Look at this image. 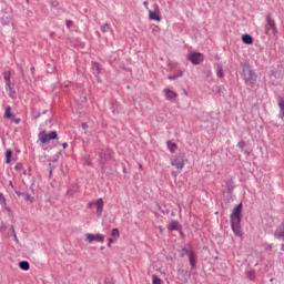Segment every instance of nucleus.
Listing matches in <instances>:
<instances>
[{
    "mask_svg": "<svg viewBox=\"0 0 284 284\" xmlns=\"http://www.w3.org/2000/svg\"><path fill=\"white\" fill-rule=\"evenodd\" d=\"M10 231H11L13 239H17V231H14V225L10 226Z\"/></svg>",
    "mask_w": 284,
    "mask_h": 284,
    "instance_id": "38",
    "label": "nucleus"
},
{
    "mask_svg": "<svg viewBox=\"0 0 284 284\" xmlns=\"http://www.w3.org/2000/svg\"><path fill=\"white\" fill-rule=\"evenodd\" d=\"M53 170H54V166H52V164H49V174H50V176H52Z\"/></svg>",
    "mask_w": 284,
    "mask_h": 284,
    "instance_id": "42",
    "label": "nucleus"
},
{
    "mask_svg": "<svg viewBox=\"0 0 284 284\" xmlns=\"http://www.w3.org/2000/svg\"><path fill=\"white\" fill-rule=\"evenodd\" d=\"M152 283L153 284H161L162 281L160 280L159 275H152Z\"/></svg>",
    "mask_w": 284,
    "mask_h": 284,
    "instance_id": "32",
    "label": "nucleus"
},
{
    "mask_svg": "<svg viewBox=\"0 0 284 284\" xmlns=\"http://www.w3.org/2000/svg\"><path fill=\"white\" fill-rule=\"evenodd\" d=\"M6 90H8L10 92L9 97L11 99H14V95L17 94V91H14V87L12 85V82H9V84H6Z\"/></svg>",
    "mask_w": 284,
    "mask_h": 284,
    "instance_id": "18",
    "label": "nucleus"
},
{
    "mask_svg": "<svg viewBox=\"0 0 284 284\" xmlns=\"http://www.w3.org/2000/svg\"><path fill=\"white\" fill-rule=\"evenodd\" d=\"M112 243H114V240L112 237L109 239V243L106 244L108 247H112Z\"/></svg>",
    "mask_w": 284,
    "mask_h": 284,
    "instance_id": "43",
    "label": "nucleus"
},
{
    "mask_svg": "<svg viewBox=\"0 0 284 284\" xmlns=\"http://www.w3.org/2000/svg\"><path fill=\"white\" fill-rule=\"evenodd\" d=\"M101 250H105V246H101Z\"/></svg>",
    "mask_w": 284,
    "mask_h": 284,
    "instance_id": "60",
    "label": "nucleus"
},
{
    "mask_svg": "<svg viewBox=\"0 0 284 284\" xmlns=\"http://www.w3.org/2000/svg\"><path fill=\"white\" fill-rule=\"evenodd\" d=\"M216 75L219 77V79H223V77H224L223 67L221 64L217 65Z\"/></svg>",
    "mask_w": 284,
    "mask_h": 284,
    "instance_id": "27",
    "label": "nucleus"
},
{
    "mask_svg": "<svg viewBox=\"0 0 284 284\" xmlns=\"http://www.w3.org/2000/svg\"><path fill=\"white\" fill-rule=\"evenodd\" d=\"M187 61H191L193 65H201V62L204 61L203 53L192 51L186 55Z\"/></svg>",
    "mask_w": 284,
    "mask_h": 284,
    "instance_id": "4",
    "label": "nucleus"
},
{
    "mask_svg": "<svg viewBox=\"0 0 284 284\" xmlns=\"http://www.w3.org/2000/svg\"><path fill=\"white\" fill-rule=\"evenodd\" d=\"M111 235L113 236V239H119V236H121V233L119 232V229H113L111 231Z\"/></svg>",
    "mask_w": 284,
    "mask_h": 284,
    "instance_id": "30",
    "label": "nucleus"
},
{
    "mask_svg": "<svg viewBox=\"0 0 284 284\" xmlns=\"http://www.w3.org/2000/svg\"><path fill=\"white\" fill-rule=\"evenodd\" d=\"M38 139L45 145V143H50V141H57V139H59V133H57V131H50L49 133L42 131L38 134Z\"/></svg>",
    "mask_w": 284,
    "mask_h": 284,
    "instance_id": "3",
    "label": "nucleus"
},
{
    "mask_svg": "<svg viewBox=\"0 0 284 284\" xmlns=\"http://www.w3.org/2000/svg\"><path fill=\"white\" fill-rule=\"evenodd\" d=\"M99 159H100V165H105L106 161H110L112 159V155L110 153H105L103 150L98 152Z\"/></svg>",
    "mask_w": 284,
    "mask_h": 284,
    "instance_id": "8",
    "label": "nucleus"
},
{
    "mask_svg": "<svg viewBox=\"0 0 284 284\" xmlns=\"http://www.w3.org/2000/svg\"><path fill=\"white\" fill-rule=\"evenodd\" d=\"M181 236H183V231H180Z\"/></svg>",
    "mask_w": 284,
    "mask_h": 284,
    "instance_id": "58",
    "label": "nucleus"
},
{
    "mask_svg": "<svg viewBox=\"0 0 284 284\" xmlns=\"http://www.w3.org/2000/svg\"><path fill=\"white\" fill-rule=\"evenodd\" d=\"M10 121H13L17 125L21 123V119L13 115V118H9Z\"/></svg>",
    "mask_w": 284,
    "mask_h": 284,
    "instance_id": "36",
    "label": "nucleus"
},
{
    "mask_svg": "<svg viewBox=\"0 0 284 284\" xmlns=\"http://www.w3.org/2000/svg\"><path fill=\"white\" fill-rule=\"evenodd\" d=\"M27 3H30V0H26Z\"/></svg>",
    "mask_w": 284,
    "mask_h": 284,
    "instance_id": "62",
    "label": "nucleus"
},
{
    "mask_svg": "<svg viewBox=\"0 0 284 284\" xmlns=\"http://www.w3.org/2000/svg\"><path fill=\"white\" fill-rule=\"evenodd\" d=\"M4 210H7V212H8V216H13V214H12V209H10V206H4L3 207Z\"/></svg>",
    "mask_w": 284,
    "mask_h": 284,
    "instance_id": "39",
    "label": "nucleus"
},
{
    "mask_svg": "<svg viewBox=\"0 0 284 284\" xmlns=\"http://www.w3.org/2000/svg\"><path fill=\"white\" fill-rule=\"evenodd\" d=\"M10 187H12V190H14V184L12 183V181L9 182Z\"/></svg>",
    "mask_w": 284,
    "mask_h": 284,
    "instance_id": "49",
    "label": "nucleus"
},
{
    "mask_svg": "<svg viewBox=\"0 0 284 284\" xmlns=\"http://www.w3.org/2000/svg\"><path fill=\"white\" fill-rule=\"evenodd\" d=\"M179 272L180 274H183V276L185 275L190 276V273L187 272V270H180Z\"/></svg>",
    "mask_w": 284,
    "mask_h": 284,
    "instance_id": "40",
    "label": "nucleus"
},
{
    "mask_svg": "<svg viewBox=\"0 0 284 284\" xmlns=\"http://www.w3.org/2000/svg\"><path fill=\"white\" fill-rule=\"evenodd\" d=\"M14 193L17 194V196H23V193L21 191H14Z\"/></svg>",
    "mask_w": 284,
    "mask_h": 284,
    "instance_id": "47",
    "label": "nucleus"
},
{
    "mask_svg": "<svg viewBox=\"0 0 284 284\" xmlns=\"http://www.w3.org/2000/svg\"><path fill=\"white\" fill-rule=\"evenodd\" d=\"M62 148L65 150V148H68V142L62 143Z\"/></svg>",
    "mask_w": 284,
    "mask_h": 284,
    "instance_id": "48",
    "label": "nucleus"
},
{
    "mask_svg": "<svg viewBox=\"0 0 284 284\" xmlns=\"http://www.w3.org/2000/svg\"><path fill=\"white\" fill-rule=\"evenodd\" d=\"M89 207H92V203H89Z\"/></svg>",
    "mask_w": 284,
    "mask_h": 284,
    "instance_id": "59",
    "label": "nucleus"
},
{
    "mask_svg": "<svg viewBox=\"0 0 284 284\" xmlns=\"http://www.w3.org/2000/svg\"><path fill=\"white\" fill-rule=\"evenodd\" d=\"M95 206H97V211L95 214L98 216V219H101L102 214H103V199H98L95 201Z\"/></svg>",
    "mask_w": 284,
    "mask_h": 284,
    "instance_id": "10",
    "label": "nucleus"
},
{
    "mask_svg": "<svg viewBox=\"0 0 284 284\" xmlns=\"http://www.w3.org/2000/svg\"><path fill=\"white\" fill-rule=\"evenodd\" d=\"M246 146H247V142L243 140L237 143V148H240V150H245Z\"/></svg>",
    "mask_w": 284,
    "mask_h": 284,
    "instance_id": "33",
    "label": "nucleus"
},
{
    "mask_svg": "<svg viewBox=\"0 0 284 284\" xmlns=\"http://www.w3.org/2000/svg\"><path fill=\"white\" fill-rule=\"evenodd\" d=\"M20 270H23V272H28L30 270V263L28 261H21L19 262Z\"/></svg>",
    "mask_w": 284,
    "mask_h": 284,
    "instance_id": "22",
    "label": "nucleus"
},
{
    "mask_svg": "<svg viewBox=\"0 0 284 284\" xmlns=\"http://www.w3.org/2000/svg\"><path fill=\"white\" fill-rule=\"evenodd\" d=\"M0 205H1L2 207L8 206V202H7L6 195H3V193H0Z\"/></svg>",
    "mask_w": 284,
    "mask_h": 284,
    "instance_id": "26",
    "label": "nucleus"
},
{
    "mask_svg": "<svg viewBox=\"0 0 284 284\" xmlns=\"http://www.w3.org/2000/svg\"><path fill=\"white\" fill-rule=\"evenodd\" d=\"M31 72L34 73V67H31Z\"/></svg>",
    "mask_w": 284,
    "mask_h": 284,
    "instance_id": "55",
    "label": "nucleus"
},
{
    "mask_svg": "<svg viewBox=\"0 0 284 284\" xmlns=\"http://www.w3.org/2000/svg\"><path fill=\"white\" fill-rule=\"evenodd\" d=\"M60 154H61V152H59V153L57 154V156H60Z\"/></svg>",
    "mask_w": 284,
    "mask_h": 284,
    "instance_id": "61",
    "label": "nucleus"
},
{
    "mask_svg": "<svg viewBox=\"0 0 284 284\" xmlns=\"http://www.w3.org/2000/svg\"><path fill=\"white\" fill-rule=\"evenodd\" d=\"M39 116H41V114H40V113H36V112L33 111V119H39Z\"/></svg>",
    "mask_w": 284,
    "mask_h": 284,
    "instance_id": "46",
    "label": "nucleus"
},
{
    "mask_svg": "<svg viewBox=\"0 0 284 284\" xmlns=\"http://www.w3.org/2000/svg\"><path fill=\"white\" fill-rule=\"evenodd\" d=\"M3 24H4V26H8V22H4Z\"/></svg>",
    "mask_w": 284,
    "mask_h": 284,
    "instance_id": "64",
    "label": "nucleus"
},
{
    "mask_svg": "<svg viewBox=\"0 0 284 284\" xmlns=\"http://www.w3.org/2000/svg\"><path fill=\"white\" fill-rule=\"evenodd\" d=\"M276 21L270 14L266 16L265 34H276Z\"/></svg>",
    "mask_w": 284,
    "mask_h": 284,
    "instance_id": "5",
    "label": "nucleus"
},
{
    "mask_svg": "<svg viewBox=\"0 0 284 284\" xmlns=\"http://www.w3.org/2000/svg\"><path fill=\"white\" fill-rule=\"evenodd\" d=\"M24 201H29L30 203H34V197H31L30 194L23 193L22 194Z\"/></svg>",
    "mask_w": 284,
    "mask_h": 284,
    "instance_id": "31",
    "label": "nucleus"
},
{
    "mask_svg": "<svg viewBox=\"0 0 284 284\" xmlns=\"http://www.w3.org/2000/svg\"><path fill=\"white\" fill-rule=\"evenodd\" d=\"M246 278H248V281H254L256 278V271L251 270L246 273Z\"/></svg>",
    "mask_w": 284,
    "mask_h": 284,
    "instance_id": "24",
    "label": "nucleus"
},
{
    "mask_svg": "<svg viewBox=\"0 0 284 284\" xmlns=\"http://www.w3.org/2000/svg\"><path fill=\"white\" fill-rule=\"evenodd\" d=\"M181 77H183V71H180V74L169 75V81H176Z\"/></svg>",
    "mask_w": 284,
    "mask_h": 284,
    "instance_id": "29",
    "label": "nucleus"
},
{
    "mask_svg": "<svg viewBox=\"0 0 284 284\" xmlns=\"http://www.w3.org/2000/svg\"><path fill=\"white\" fill-rule=\"evenodd\" d=\"M241 68L246 90H254V87L258 83V74L247 62H242Z\"/></svg>",
    "mask_w": 284,
    "mask_h": 284,
    "instance_id": "1",
    "label": "nucleus"
},
{
    "mask_svg": "<svg viewBox=\"0 0 284 284\" xmlns=\"http://www.w3.org/2000/svg\"><path fill=\"white\" fill-rule=\"evenodd\" d=\"M171 165H173V168H176V170H183V168H185L183 155H175V159L171 162Z\"/></svg>",
    "mask_w": 284,
    "mask_h": 284,
    "instance_id": "7",
    "label": "nucleus"
},
{
    "mask_svg": "<svg viewBox=\"0 0 284 284\" xmlns=\"http://www.w3.org/2000/svg\"><path fill=\"white\" fill-rule=\"evenodd\" d=\"M4 119H14V114H12V106L8 105L6 108Z\"/></svg>",
    "mask_w": 284,
    "mask_h": 284,
    "instance_id": "21",
    "label": "nucleus"
},
{
    "mask_svg": "<svg viewBox=\"0 0 284 284\" xmlns=\"http://www.w3.org/2000/svg\"><path fill=\"white\" fill-rule=\"evenodd\" d=\"M231 229L235 236H243V230L241 229V221L243 220V203L237 204L230 215Z\"/></svg>",
    "mask_w": 284,
    "mask_h": 284,
    "instance_id": "2",
    "label": "nucleus"
},
{
    "mask_svg": "<svg viewBox=\"0 0 284 284\" xmlns=\"http://www.w3.org/2000/svg\"><path fill=\"white\" fill-rule=\"evenodd\" d=\"M92 70H93L94 77H99V74H101V64H99V62H97V61H93Z\"/></svg>",
    "mask_w": 284,
    "mask_h": 284,
    "instance_id": "15",
    "label": "nucleus"
},
{
    "mask_svg": "<svg viewBox=\"0 0 284 284\" xmlns=\"http://www.w3.org/2000/svg\"><path fill=\"white\" fill-rule=\"evenodd\" d=\"M169 232H179L181 230V224L178 220H171V222L168 225Z\"/></svg>",
    "mask_w": 284,
    "mask_h": 284,
    "instance_id": "9",
    "label": "nucleus"
},
{
    "mask_svg": "<svg viewBox=\"0 0 284 284\" xmlns=\"http://www.w3.org/2000/svg\"><path fill=\"white\" fill-rule=\"evenodd\" d=\"M22 176H30V170H22Z\"/></svg>",
    "mask_w": 284,
    "mask_h": 284,
    "instance_id": "41",
    "label": "nucleus"
},
{
    "mask_svg": "<svg viewBox=\"0 0 284 284\" xmlns=\"http://www.w3.org/2000/svg\"><path fill=\"white\" fill-rule=\"evenodd\" d=\"M164 93H165L168 101H174V99H176V97H179V94L175 91L170 90V89H164Z\"/></svg>",
    "mask_w": 284,
    "mask_h": 284,
    "instance_id": "12",
    "label": "nucleus"
},
{
    "mask_svg": "<svg viewBox=\"0 0 284 284\" xmlns=\"http://www.w3.org/2000/svg\"><path fill=\"white\" fill-rule=\"evenodd\" d=\"M6 163L7 164H10L12 163V150L8 149L6 151Z\"/></svg>",
    "mask_w": 284,
    "mask_h": 284,
    "instance_id": "23",
    "label": "nucleus"
},
{
    "mask_svg": "<svg viewBox=\"0 0 284 284\" xmlns=\"http://www.w3.org/2000/svg\"><path fill=\"white\" fill-rule=\"evenodd\" d=\"M189 263L192 270H196V255H194V252L189 255Z\"/></svg>",
    "mask_w": 284,
    "mask_h": 284,
    "instance_id": "17",
    "label": "nucleus"
},
{
    "mask_svg": "<svg viewBox=\"0 0 284 284\" xmlns=\"http://www.w3.org/2000/svg\"><path fill=\"white\" fill-rule=\"evenodd\" d=\"M268 250H274V244H270Z\"/></svg>",
    "mask_w": 284,
    "mask_h": 284,
    "instance_id": "51",
    "label": "nucleus"
},
{
    "mask_svg": "<svg viewBox=\"0 0 284 284\" xmlns=\"http://www.w3.org/2000/svg\"><path fill=\"white\" fill-rule=\"evenodd\" d=\"M65 26H67L68 30H70L71 28H74V21L65 20Z\"/></svg>",
    "mask_w": 284,
    "mask_h": 284,
    "instance_id": "34",
    "label": "nucleus"
},
{
    "mask_svg": "<svg viewBox=\"0 0 284 284\" xmlns=\"http://www.w3.org/2000/svg\"><path fill=\"white\" fill-rule=\"evenodd\" d=\"M149 18L151 19V21H161V16L156 13V11L150 10Z\"/></svg>",
    "mask_w": 284,
    "mask_h": 284,
    "instance_id": "19",
    "label": "nucleus"
},
{
    "mask_svg": "<svg viewBox=\"0 0 284 284\" xmlns=\"http://www.w3.org/2000/svg\"><path fill=\"white\" fill-rule=\"evenodd\" d=\"M74 194H77V186L75 185L71 186L67 191V196H73Z\"/></svg>",
    "mask_w": 284,
    "mask_h": 284,
    "instance_id": "25",
    "label": "nucleus"
},
{
    "mask_svg": "<svg viewBox=\"0 0 284 284\" xmlns=\"http://www.w3.org/2000/svg\"><path fill=\"white\" fill-rule=\"evenodd\" d=\"M225 201H226L227 203H232L233 199H232V197H231V199H225Z\"/></svg>",
    "mask_w": 284,
    "mask_h": 284,
    "instance_id": "50",
    "label": "nucleus"
},
{
    "mask_svg": "<svg viewBox=\"0 0 284 284\" xmlns=\"http://www.w3.org/2000/svg\"><path fill=\"white\" fill-rule=\"evenodd\" d=\"M168 150L170 151L171 154H174L176 150H179V145L172 141H166Z\"/></svg>",
    "mask_w": 284,
    "mask_h": 284,
    "instance_id": "14",
    "label": "nucleus"
},
{
    "mask_svg": "<svg viewBox=\"0 0 284 284\" xmlns=\"http://www.w3.org/2000/svg\"><path fill=\"white\" fill-rule=\"evenodd\" d=\"M275 239H284V220L274 232Z\"/></svg>",
    "mask_w": 284,
    "mask_h": 284,
    "instance_id": "11",
    "label": "nucleus"
},
{
    "mask_svg": "<svg viewBox=\"0 0 284 284\" xmlns=\"http://www.w3.org/2000/svg\"><path fill=\"white\" fill-rule=\"evenodd\" d=\"M16 243H19V237H17V233H16V237H13Z\"/></svg>",
    "mask_w": 284,
    "mask_h": 284,
    "instance_id": "52",
    "label": "nucleus"
},
{
    "mask_svg": "<svg viewBox=\"0 0 284 284\" xmlns=\"http://www.w3.org/2000/svg\"><path fill=\"white\" fill-rule=\"evenodd\" d=\"M143 6H145V8H148V1H144V2H143Z\"/></svg>",
    "mask_w": 284,
    "mask_h": 284,
    "instance_id": "54",
    "label": "nucleus"
},
{
    "mask_svg": "<svg viewBox=\"0 0 284 284\" xmlns=\"http://www.w3.org/2000/svg\"><path fill=\"white\" fill-rule=\"evenodd\" d=\"M123 172H126V169H125V168L123 169Z\"/></svg>",
    "mask_w": 284,
    "mask_h": 284,
    "instance_id": "63",
    "label": "nucleus"
},
{
    "mask_svg": "<svg viewBox=\"0 0 284 284\" xmlns=\"http://www.w3.org/2000/svg\"><path fill=\"white\" fill-rule=\"evenodd\" d=\"M104 284H114V282H113L112 280H110V278H106V280L104 281Z\"/></svg>",
    "mask_w": 284,
    "mask_h": 284,
    "instance_id": "44",
    "label": "nucleus"
},
{
    "mask_svg": "<svg viewBox=\"0 0 284 284\" xmlns=\"http://www.w3.org/2000/svg\"><path fill=\"white\" fill-rule=\"evenodd\" d=\"M242 42L245 43V45H252L254 38L250 33L242 34Z\"/></svg>",
    "mask_w": 284,
    "mask_h": 284,
    "instance_id": "13",
    "label": "nucleus"
},
{
    "mask_svg": "<svg viewBox=\"0 0 284 284\" xmlns=\"http://www.w3.org/2000/svg\"><path fill=\"white\" fill-rule=\"evenodd\" d=\"M87 165H89V166L92 165V161H90V160L87 161Z\"/></svg>",
    "mask_w": 284,
    "mask_h": 284,
    "instance_id": "53",
    "label": "nucleus"
},
{
    "mask_svg": "<svg viewBox=\"0 0 284 284\" xmlns=\"http://www.w3.org/2000/svg\"><path fill=\"white\" fill-rule=\"evenodd\" d=\"M183 254L181 256H190L191 254H194V251L192 250V245L187 244V246L182 248Z\"/></svg>",
    "mask_w": 284,
    "mask_h": 284,
    "instance_id": "20",
    "label": "nucleus"
},
{
    "mask_svg": "<svg viewBox=\"0 0 284 284\" xmlns=\"http://www.w3.org/2000/svg\"><path fill=\"white\" fill-rule=\"evenodd\" d=\"M3 79L6 81V85L12 83L10 80V71L3 73Z\"/></svg>",
    "mask_w": 284,
    "mask_h": 284,
    "instance_id": "28",
    "label": "nucleus"
},
{
    "mask_svg": "<svg viewBox=\"0 0 284 284\" xmlns=\"http://www.w3.org/2000/svg\"><path fill=\"white\" fill-rule=\"evenodd\" d=\"M48 113V110H44L43 112H42V114H47Z\"/></svg>",
    "mask_w": 284,
    "mask_h": 284,
    "instance_id": "56",
    "label": "nucleus"
},
{
    "mask_svg": "<svg viewBox=\"0 0 284 284\" xmlns=\"http://www.w3.org/2000/svg\"><path fill=\"white\" fill-rule=\"evenodd\" d=\"M81 128H82V130H88V123L83 122V123L81 124Z\"/></svg>",
    "mask_w": 284,
    "mask_h": 284,
    "instance_id": "45",
    "label": "nucleus"
},
{
    "mask_svg": "<svg viewBox=\"0 0 284 284\" xmlns=\"http://www.w3.org/2000/svg\"><path fill=\"white\" fill-rule=\"evenodd\" d=\"M87 241L89 243H93V241H95L97 243H104L105 242V236L101 233L98 234H92V233H88L87 234Z\"/></svg>",
    "mask_w": 284,
    "mask_h": 284,
    "instance_id": "6",
    "label": "nucleus"
},
{
    "mask_svg": "<svg viewBox=\"0 0 284 284\" xmlns=\"http://www.w3.org/2000/svg\"><path fill=\"white\" fill-rule=\"evenodd\" d=\"M101 30L103 33L108 32L110 30V24H108V23L102 24Z\"/></svg>",
    "mask_w": 284,
    "mask_h": 284,
    "instance_id": "35",
    "label": "nucleus"
},
{
    "mask_svg": "<svg viewBox=\"0 0 284 284\" xmlns=\"http://www.w3.org/2000/svg\"><path fill=\"white\" fill-rule=\"evenodd\" d=\"M236 187V185H234V180L233 179H229L226 182V190L230 194H232V192H234V189Z\"/></svg>",
    "mask_w": 284,
    "mask_h": 284,
    "instance_id": "16",
    "label": "nucleus"
},
{
    "mask_svg": "<svg viewBox=\"0 0 284 284\" xmlns=\"http://www.w3.org/2000/svg\"><path fill=\"white\" fill-rule=\"evenodd\" d=\"M14 170H17V172H21V170H23V163L19 162L16 164Z\"/></svg>",
    "mask_w": 284,
    "mask_h": 284,
    "instance_id": "37",
    "label": "nucleus"
},
{
    "mask_svg": "<svg viewBox=\"0 0 284 284\" xmlns=\"http://www.w3.org/2000/svg\"><path fill=\"white\" fill-rule=\"evenodd\" d=\"M184 94H185V97H187V91L186 90H184Z\"/></svg>",
    "mask_w": 284,
    "mask_h": 284,
    "instance_id": "57",
    "label": "nucleus"
}]
</instances>
